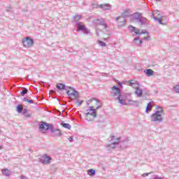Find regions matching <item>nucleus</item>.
Wrapping results in <instances>:
<instances>
[{
  "instance_id": "f257e3e1",
  "label": "nucleus",
  "mask_w": 179,
  "mask_h": 179,
  "mask_svg": "<svg viewBox=\"0 0 179 179\" xmlns=\"http://www.w3.org/2000/svg\"><path fill=\"white\" fill-rule=\"evenodd\" d=\"M56 87L58 89V90H66L67 96H69L70 99H72L73 100H75L79 97V92H78V91H76V90L72 87H66L65 84L57 83L56 85Z\"/></svg>"
},
{
  "instance_id": "f03ea898",
  "label": "nucleus",
  "mask_w": 179,
  "mask_h": 179,
  "mask_svg": "<svg viewBox=\"0 0 179 179\" xmlns=\"http://www.w3.org/2000/svg\"><path fill=\"white\" fill-rule=\"evenodd\" d=\"M110 93L116 100H118V103H120V104H122V106H127L128 103L125 102V99L122 96L120 87L113 86Z\"/></svg>"
},
{
  "instance_id": "7ed1b4c3",
  "label": "nucleus",
  "mask_w": 179,
  "mask_h": 179,
  "mask_svg": "<svg viewBox=\"0 0 179 179\" xmlns=\"http://www.w3.org/2000/svg\"><path fill=\"white\" fill-rule=\"evenodd\" d=\"M114 139H115V136H110L108 138V143L106 144V148L108 149V150H113L115 149V146L120 145V143H128V140L121 141V137H118L116 141H113Z\"/></svg>"
},
{
  "instance_id": "20e7f679",
  "label": "nucleus",
  "mask_w": 179,
  "mask_h": 179,
  "mask_svg": "<svg viewBox=\"0 0 179 179\" xmlns=\"http://www.w3.org/2000/svg\"><path fill=\"white\" fill-rule=\"evenodd\" d=\"M164 113V110H156L155 113L151 115V122H156V124H160V122H163L164 120L162 114Z\"/></svg>"
},
{
  "instance_id": "39448f33",
  "label": "nucleus",
  "mask_w": 179,
  "mask_h": 179,
  "mask_svg": "<svg viewBox=\"0 0 179 179\" xmlns=\"http://www.w3.org/2000/svg\"><path fill=\"white\" fill-rule=\"evenodd\" d=\"M76 27H77V31H83L85 34H89L90 31H89V29L85 27V24H83V22H76Z\"/></svg>"
},
{
  "instance_id": "423d86ee",
  "label": "nucleus",
  "mask_w": 179,
  "mask_h": 179,
  "mask_svg": "<svg viewBox=\"0 0 179 179\" xmlns=\"http://www.w3.org/2000/svg\"><path fill=\"white\" fill-rule=\"evenodd\" d=\"M51 160H52V158L47 154H45L41 156L40 162L42 164H50L51 163Z\"/></svg>"
},
{
  "instance_id": "0eeeda50",
  "label": "nucleus",
  "mask_w": 179,
  "mask_h": 179,
  "mask_svg": "<svg viewBox=\"0 0 179 179\" xmlns=\"http://www.w3.org/2000/svg\"><path fill=\"white\" fill-rule=\"evenodd\" d=\"M22 44L24 47H27L29 48V47H31L33 44H34V40H33V38H26L25 39L22 40Z\"/></svg>"
},
{
  "instance_id": "6e6552de",
  "label": "nucleus",
  "mask_w": 179,
  "mask_h": 179,
  "mask_svg": "<svg viewBox=\"0 0 179 179\" xmlns=\"http://www.w3.org/2000/svg\"><path fill=\"white\" fill-rule=\"evenodd\" d=\"M86 115L87 117H89V115H92L93 118L97 117V114L96 113V109L93 106H90L89 109L86 110Z\"/></svg>"
},
{
  "instance_id": "1a4fd4ad",
  "label": "nucleus",
  "mask_w": 179,
  "mask_h": 179,
  "mask_svg": "<svg viewBox=\"0 0 179 179\" xmlns=\"http://www.w3.org/2000/svg\"><path fill=\"white\" fill-rule=\"evenodd\" d=\"M137 22H138L141 26H147V24H149V20L141 15Z\"/></svg>"
},
{
  "instance_id": "9d476101",
  "label": "nucleus",
  "mask_w": 179,
  "mask_h": 179,
  "mask_svg": "<svg viewBox=\"0 0 179 179\" xmlns=\"http://www.w3.org/2000/svg\"><path fill=\"white\" fill-rule=\"evenodd\" d=\"M129 30H130V31H131V33H135V34H136L137 36H142V34H141V32L139 31V29H138V28L130 25L129 26Z\"/></svg>"
},
{
  "instance_id": "9b49d317",
  "label": "nucleus",
  "mask_w": 179,
  "mask_h": 179,
  "mask_svg": "<svg viewBox=\"0 0 179 179\" xmlns=\"http://www.w3.org/2000/svg\"><path fill=\"white\" fill-rule=\"evenodd\" d=\"M99 8L103 9V10H111V4L105 3V4H99Z\"/></svg>"
},
{
  "instance_id": "f8f14e48",
  "label": "nucleus",
  "mask_w": 179,
  "mask_h": 179,
  "mask_svg": "<svg viewBox=\"0 0 179 179\" xmlns=\"http://www.w3.org/2000/svg\"><path fill=\"white\" fill-rule=\"evenodd\" d=\"M131 16L132 19H134V20H136L137 22H138V20L142 17V13H139V12H136V13L132 14Z\"/></svg>"
},
{
  "instance_id": "ddd939ff",
  "label": "nucleus",
  "mask_w": 179,
  "mask_h": 179,
  "mask_svg": "<svg viewBox=\"0 0 179 179\" xmlns=\"http://www.w3.org/2000/svg\"><path fill=\"white\" fill-rule=\"evenodd\" d=\"M1 173L3 176H6V177H9V176H12L13 174V172L8 169H2Z\"/></svg>"
},
{
  "instance_id": "4468645a",
  "label": "nucleus",
  "mask_w": 179,
  "mask_h": 179,
  "mask_svg": "<svg viewBox=\"0 0 179 179\" xmlns=\"http://www.w3.org/2000/svg\"><path fill=\"white\" fill-rule=\"evenodd\" d=\"M135 94L137 95V97H142V94H143V90L141 89L139 87H136Z\"/></svg>"
},
{
  "instance_id": "2eb2a0df",
  "label": "nucleus",
  "mask_w": 179,
  "mask_h": 179,
  "mask_svg": "<svg viewBox=\"0 0 179 179\" xmlns=\"http://www.w3.org/2000/svg\"><path fill=\"white\" fill-rule=\"evenodd\" d=\"M48 123L45 122H41V124H39V129L41 131H45L48 128Z\"/></svg>"
},
{
  "instance_id": "dca6fc26",
  "label": "nucleus",
  "mask_w": 179,
  "mask_h": 179,
  "mask_svg": "<svg viewBox=\"0 0 179 179\" xmlns=\"http://www.w3.org/2000/svg\"><path fill=\"white\" fill-rule=\"evenodd\" d=\"M47 125H48V127H46L45 131H50V132L52 134H54V132H55V129H56L54 128V124L48 123Z\"/></svg>"
},
{
  "instance_id": "f3484780",
  "label": "nucleus",
  "mask_w": 179,
  "mask_h": 179,
  "mask_svg": "<svg viewBox=\"0 0 179 179\" xmlns=\"http://www.w3.org/2000/svg\"><path fill=\"white\" fill-rule=\"evenodd\" d=\"M96 22H98V24H100L101 26H103L104 29H107L108 27L107 26V24L104 22V19L101 18V19H96Z\"/></svg>"
},
{
  "instance_id": "a211bd4d",
  "label": "nucleus",
  "mask_w": 179,
  "mask_h": 179,
  "mask_svg": "<svg viewBox=\"0 0 179 179\" xmlns=\"http://www.w3.org/2000/svg\"><path fill=\"white\" fill-rule=\"evenodd\" d=\"M144 72L148 76H153V74L155 73V71H153V70L150 69H146L145 70H144Z\"/></svg>"
},
{
  "instance_id": "6ab92c4d",
  "label": "nucleus",
  "mask_w": 179,
  "mask_h": 179,
  "mask_svg": "<svg viewBox=\"0 0 179 179\" xmlns=\"http://www.w3.org/2000/svg\"><path fill=\"white\" fill-rule=\"evenodd\" d=\"M134 43L135 44H136V45H138V47H141V44H143V41L142 40H140L139 41V37H136L134 38Z\"/></svg>"
},
{
  "instance_id": "aec40b11",
  "label": "nucleus",
  "mask_w": 179,
  "mask_h": 179,
  "mask_svg": "<svg viewBox=\"0 0 179 179\" xmlns=\"http://www.w3.org/2000/svg\"><path fill=\"white\" fill-rule=\"evenodd\" d=\"M152 108H153V106H152V103H148L145 108V113L148 114V113H150V111H152Z\"/></svg>"
},
{
  "instance_id": "412c9836",
  "label": "nucleus",
  "mask_w": 179,
  "mask_h": 179,
  "mask_svg": "<svg viewBox=\"0 0 179 179\" xmlns=\"http://www.w3.org/2000/svg\"><path fill=\"white\" fill-rule=\"evenodd\" d=\"M123 17H128L129 16V9L126 8L124 11L122 13Z\"/></svg>"
},
{
  "instance_id": "4be33fe9",
  "label": "nucleus",
  "mask_w": 179,
  "mask_h": 179,
  "mask_svg": "<svg viewBox=\"0 0 179 179\" xmlns=\"http://www.w3.org/2000/svg\"><path fill=\"white\" fill-rule=\"evenodd\" d=\"M61 125L62 127H63V128H66V129H71V124H69V123H65L64 122H62Z\"/></svg>"
},
{
  "instance_id": "5701e85b",
  "label": "nucleus",
  "mask_w": 179,
  "mask_h": 179,
  "mask_svg": "<svg viewBox=\"0 0 179 179\" xmlns=\"http://www.w3.org/2000/svg\"><path fill=\"white\" fill-rule=\"evenodd\" d=\"M88 174L91 177H93V176H96V170H94L93 169L88 170Z\"/></svg>"
},
{
  "instance_id": "b1692460",
  "label": "nucleus",
  "mask_w": 179,
  "mask_h": 179,
  "mask_svg": "<svg viewBox=\"0 0 179 179\" xmlns=\"http://www.w3.org/2000/svg\"><path fill=\"white\" fill-rule=\"evenodd\" d=\"M152 16L153 17V19L157 20L159 24H164L163 22H162V18H158L157 17H155V14H152Z\"/></svg>"
},
{
  "instance_id": "393cba45",
  "label": "nucleus",
  "mask_w": 179,
  "mask_h": 179,
  "mask_svg": "<svg viewBox=\"0 0 179 179\" xmlns=\"http://www.w3.org/2000/svg\"><path fill=\"white\" fill-rule=\"evenodd\" d=\"M23 101H27L29 104H34V101L33 99H28L27 97H24Z\"/></svg>"
},
{
  "instance_id": "a878e982",
  "label": "nucleus",
  "mask_w": 179,
  "mask_h": 179,
  "mask_svg": "<svg viewBox=\"0 0 179 179\" xmlns=\"http://www.w3.org/2000/svg\"><path fill=\"white\" fill-rule=\"evenodd\" d=\"M16 110L19 113H22V110H23V106H22V104H18L16 107Z\"/></svg>"
},
{
  "instance_id": "bb28decb",
  "label": "nucleus",
  "mask_w": 179,
  "mask_h": 179,
  "mask_svg": "<svg viewBox=\"0 0 179 179\" xmlns=\"http://www.w3.org/2000/svg\"><path fill=\"white\" fill-rule=\"evenodd\" d=\"M55 136H62V133H61V130H59V129H56L55 130Z\"/></svg>"
},
{
  "instance_id": "cd10ccee",
  "label": "nucleus",
  "mask_w": 179,
  "mask_h": 179,
  "mask_svg": "<svg viewBox=\"0 0 179 179\" xmlns=\"http://www.w3.org/2000/svg\"><path fill=\"white\" fill-rule=\"evenodd\" d=\"M29 93V90L27 88H23V90L20 92L21 96H24L25 94H27Z\"/></svg>"
},
{
  "instance_id": "c85d7f7f",
  "label": "nucleus",
  "mask_w": 179,
  "mask_h": 179,
  "mask_svg": "<svg viewBox=\"0 0 179 179\" xmlns=\"http://www.w3.org/2000/svg\"><path fill=\"white\" fill-rule=\"evenodd\" d=\"M94 100H95V101H96V106L99 107H99H101L102 103H101V102L99 99L94 98Z\"/></svg>"
},
{
  "instance_id": "c756f323",
  "label": "nucleus",
  "mask_w": 179,
  "mask_h": 179,
  "mask_svg": "<svg viewBox=\"0 0 179 179\" xmlns=\"http://www.w3.org/2000/svg\"><path fill=\"white\" fill-rule=\"evenodd\" d=\"M98 43H99V45H101V47H106L107 46V43H106L103 41H99Z\"/></svg>"
},
{
  "instance_id": "7c9ffc66",
  "label": "nucleus",
  "mask_w": 179,
  "mask_h": 179,
  "mask_svg": "<svg viewBox=\"0 0 179 179\" xmlns=\"http://www.w3.org/2000/svg\"><path fill=\"white\" fill-rule=\"evenodd\" d=\"M127 85H128L129 86H131V87H136L135 83H132L131 80L127 81Z\"/></svg>"
},
{
  "instance_id": "2f4dec72",
  "label": "nucleus",
  "mask_w": 179,
  "mask_h": 179,
  "mask_svg": "<svg viewBox=\"0 0 179 179\" xmlns=\"http://www.w3.org/2000/svg\"><path fill=\"white\" fill-rule=\"evenodd\" d=\"M80 19H82V15H74L73 16V20H80Z\"/></svg>"
},
{
  "instance_id": "473e14b6",
  "label": "nucleus",
  "mask_w": 179,
  "mask_h": 179,
  "mask_svg": "<svg viewBox=\"0 0 179 179\" xmlns=\"http://www.w3.org/2000/svg\"><path fill=\"white\" fill-rule=\"evenodd\" d=\"M173 89H174V90H175V92H176V93H179V85L175 86V87H173Z\"/></svg>"
},
{
  "instance_id": "72a5a7b5",
  "label": "nucleus",
  "mask_w": 179,
  "mask_h": 179,
  "mask_svg": "<svg viewBox=\"0 0 179 179\" xmlns=\"http://www.w3.org/2000/svg\"><path fill=\"white\" fill-rule=\"evenodd\" d=\"M134 103H138V101H134V100H129L128 101L129 104H134Z\"/></svg>"
},
{
  "instance_id": "f704fd0d",
  "label": "nucleus",
  "mask_w": 179,
  "mask_h": 179,
  "mask_svg": "<svg viewBox=\"0 0 179 179\" xmlns=\"http://www.w3.org/2000/svg\"><path fill=\"white\" fill-rule=\"evenodd\" d=\"M78 106H80L82 103H83V100L79 101V99L77 100Z\"/></svg>"
},
{
  "instance_id": "c9c22d12",
  "label": "nucleus",
  "mask_w": 179,
  "mask_h": 179,
  "mask_svg": "<svg viewBox=\"0 0 179 179\" xmlns=\"http://www.w3.org/2000/svg\"><path fill=\"white\" fill-rule=\"evenodd\" d=\"M125 24H127V21L123 20L121 26H125Z\"/></svg>"
},
{
  "instance_id": "e433bc0d",
  "label": "nucleus",
  "mask_w": 179,
  "mask_h": 179,
  "mask_svg": "<svg viewBox=\"0 0 179 179\" xmlns=\"http://www.w3.org/2000/svg\"><path fill=\"white\" fill-rule=\"evenodd\" d=\"M153 179H163L162 177H158L157 176L155 175Z\"/></svg>"
},
{
  "instance_id": "4c0bfd02",
  "label": "nucleus",
  "mask_w": 179,
  "mask_h": 179,
  "mask_svg": "<svg viewBox=\"0 0 179 179\" xmlns=\"http://www.w3.org/2000/svg\"><path fill=\"white\" fill-rule=\"evenodd\" d=\"M157 110H159V111H162L163 110V108L162 106H157L156 107Z\"/></svg>"
},
{
  "instance_id": "58836bf2",
  "label": "nucleus",
  "mask_w": 179,
  "mask_h": 179,
  "mask_svg": "<svg viewBox=\"0 0 179 179\" xmlns=\"http://www.w3.org/2000/svg\"><path fill=\"white\" fill-rule=\"evenodd\" d=\"M117 85H118V86L120 87H122V83H121V82H117Z\"/></svg>"
},
{
  "instance_id": "ea45409f",
  "label": "nucleus",
  "mask_w": 179,
  "mask_h": 179,
  "mask_svg": "<svg viewBox=\"0 0 179 179\" xmlns=\"http://www.w3.org/2000/svg\"><path fill=\"white\" fill-rule=\"evenodd\" d=\"M150 38V36H146L143 38V40H146L147 41Z\"/></svg>"
},
{
  "instance_id": "a19ab883",
  "label": "nucleus",
  "mask_w": 179,
  "mask_h": 179,
  "mask_svg": "<svg viewBox=\"0 0 179 179\" xmlns=\"http://www.w3.org/2000/svg\"><path fill=\"white\" fill-rule=\"evenodd\" d=\"M26 113H27V109L24 108L22 110V114H26Z\"/></svg>"
},
{
  "instance_id": "79ce46f5",
  "label": "nucleus",
  "mask_w": 179,
  "mask_h": 179,
  "mask_svg": "<svg viewBox=\"0 0 179 179\" xmlns=\"http://www.w3.org/2000/svg\"><path fill=\"white\" fill-rule=\"evenodd\" d=\"M69 142H72V141H73V137L70 136V137L69 138Z\"/></svg>"
},
{
  "instance_id": "37998d69",
  "label": "nucleus",
  "mask_w": 179,
  "mask_h": 179,
  "mask_svg": "<svg viewBox=\"0 0 179 179\" xmlns=\"http://www.w3.org/2000/svg\"><path fill=\"white\" fill-rule=\"evenodd\" d=\"M140 34H149V32L145 31V32H141Z\"/></svg>"
},
{
  "instance_id": "c03bdc74",
  "label": "nucleus",
  "mask_w": 179,
  "mask_h": 179,
  "mask_svg": "<svg viewBox=\"0 0 179 179\" xmlns=\"http://www.w3.org/2000/svg\"><path fill=\"white\" fill-rule=\"evenodd\" d=\"M120 148H122V149H125V148H127V146H124V145H122V144H120Z\"/></svg>"
},
{
  "instance_id": "a18cd8bd",
  "label": "nucleus",
  "mask_w": 179,
  "mask_h": 179,
  "mask_svg": "<svg viewBox=\"0 0 179 179\" xmlns=\"http://www.w3.org/2000/svg\"><path fill=\"white\" fill-rule=\"evenodd\" d=\"M21 179H27V178H26L24 176H21Z\"/></svg>"
},
{
  "instance_id": "49530a36",
  "label": "nucleus",
  "mask_w": 179,
  "mask_h": 179,
  "mask_svg": "<svg viewBox=\"0 0 179 179\" xmlns=\"http://www.w3.org/2000/svg\"><path fill=\"white\" fill-rule=\"evenodd\" d=\"M99 108H100V106L99 105V106H96V108H94V110H96V111L97 110H99Z\"/></svg>"
},
{
  "instance_id": "de8ad7c7",
  "label": "nucleus",
  "mask_w": 179,
  "mask_h": 179,
  "mask_svg": "<svg viewBox=\"0 0 179 179\" xmlns=\"http://www.w3.org/2000/svg\"><path fill=\"white\" fill-rule=\"evenodd\" d=\"M149 174H151V173H145V176H149Z\"/></svg>"
},
{
  "instance_id": "09e8293b",
  "label": "nucleus",
  "mask_w": 179,
  "mask_h": 179,
  "mask_svg": "<svg viewBox=\"0 0 179 179\" xmlns=\"http://www.w3.org/2000/svg\"><path fill=\"white\" fill-rule=\"evenodd\" d=\"M1 149H2V146L0 145V150H1Z\"/></svg>"
},
{
  "instance_id": "8fccbe9b",
  "label": "nucleus",
  "mask_w": 179,
  "mask_h": 179,
  "mask_svg": "<svg viewBox=\"0 0 179 179\" xmlns=\"http://www.w3.org/2000/svg\"><path fill=\"white\" fill-rule=\"evenodd\" d=\"M116 20H118V18H116Z\"/></svg>"
},
{
  "instance_id": "3c124183",
  "label": "nucleus",
  "mask_w": 179,
  "mask_h": 179,
  "mask_svg": "<svg viewBox=\"0 0 179 179\" xmlns=\"http://www.w3.org/2000/svg\"><path fill=\"white\" fill-rule=\"evenodd\" d=\"M157 1H161V0H157Z\"/></svg>"
},
{
  "instance_id": "603ef678",
  "label": "nucleus",
  "mask_w": 179,
  "mask_h": 179,
  "mask_svg": "<svg viewBox=\"0 0 179 179\" xmlns=\"http://www.w3.org/2000/svg\"><path fill=\"white\" fill-rule=\"evenodd\" d=\"M1 132H2V131H0V134H1Z\"/></svg>"
}]
</instances>
